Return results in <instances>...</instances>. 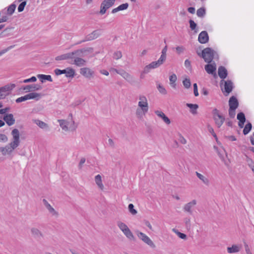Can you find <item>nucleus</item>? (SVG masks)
Here are the masks:
<instances>
[{
	"label": "nucleus",
	"mask_w": 254,
	"mask_h": 254,
	"mask_svg": "<svg viewBox=\"0 0 254 254\" xmlns=\"http://www.w3.org/2000/svg\"><path fill=\"white\" fill-rule=\"evenodd\" d=\"M92 50L91 48L88 49H81L77 50H75L71 52H69L66 54H64L60 56H58L55 58L56 61H62L66 60H73L74 56H82L83 54L87 51H89V50Z\"/></svg>",
	"instance_id": "1"
},
{
	"label": "nucleus",
	"mask_w": 254,
	"mask_h": 254,
	"mask_svg": "<svg viewBox=\"0 0 254 254\" xmlns=\"http://www.w3.org/2000/svg\"><path fill=\"white\" fill-rule=\"evenodd\" d=\"M215 51L210 48H206L204 49L200 54L197 53V55L202 57L205 62L210 64L214 58Z\"/></svg>",
	"instance_id": "2"
},
{
	"label": "nucleus",
	"mask_w": 254,
	"mask_h": 254,
	"mask_svg": "<svg viewBox=\"0 0 254 254\" xmlns=\"http://www.w3.org/2000/svg\"><path fill=\"white\" fill-rule=\"evenodd\" d=\"M220 87L222 92L225 96H228L234 88L233 83L230 80H222L220 82Z\"/></svg>",
	"instance_id": "3"
},
{
	"label": "nucleus",
	"mask_w": 254,
	"mask_h": 254,
	"mask_svg": "<svg viewBox=\"0 0 254 254\" xmlns=\"http://www.w3.org/2000/svg\"><path fill=\"white\" fill-rule=\"evenodd\" d=\"M212 114L215 125L218 128H220L225 121L224 117L220 114L219 110L216 108L213 110Z\"/></svg>",
	"instance_id": "4"
},
{
	"label": "nucleus",
	"mask_w": 254,
	"mask_h": 254,
	"mask_svg": "<svg viewBox=\"0 0 254 254\" xmlns=\"http://www.w3.org/2000/svg\"><path fill=\"white\" fill-rule=\"evenodd\" d=\"M139 101L138 103V106L143 112L144 114L147 113L148 111V103L147 99L144 95H140L138 97Z\"/></svg>",
	"instance_id": "5"
},
{
	"label": "nucleus",
	"mask_w": 254,
	"mask_h": 254,
	"mask_svg": "<svg viewBox=\"0 0 254 254\" xmlns=\"http://www.w3.org/2000/svg\"><path fill=\"white\" fill-rule=\"evenodd\" d=\"M137 237L144 243L148 245L150 248L154 249L156 246L150 238L144 233L141 232H137Z\"/></svg>",
	"instance_id": "6"
},
{
	"label": "nucleus",
	"mask_w": 254,
	"mask_h": 254,
	"mask_svg": "<svg viewBox=\"0 0 254 254\" xmlns=\"http://www.w3.org/2000/svg\"><path fill=\"white\" fill-rule=\"evenodd\" d=\"M102 30L101 29H97L96 30L93 31L92 33L90 34H89L87 35L85 37V39L80 42H78L76 43V44H80L83 42L88 41H91L97 38L98 37H99L101 35Z\"/></svg>",
	"instance_id": "7"
},
{
	"label": "nucleus",
	"mask_w": 254,
	"mask_h": 254,
	"mask_svg": "<svg viewBox=\"0 0 254 254\" xmlns=\"http://www.w3.org/2000/svg\"><path fill=\"white\" fill-rule=\"evenodd\" d=\"M115 1L116 0H104L101 4L100 13L101 14H105L107 10L114 4Z\"/></svg>",
	"instance_id": "8"
},
{
	"label": "nucleus",
	"mask_w": 254,
	"mask_h": 254,
	"mask_svg": "<svg viewBox=\"0 0 254 254\" xmlns=\"http://www.w3.org/2000/svg\"><path fill=\"white\" fill-rule=\"evenodd\" d=\"M11 134L12 136V141L10 143L13 144V146H15L17 147L20 144V133L19 130L17 128H14L11 131Z\"/></svg>",
	"instance_id": "9"
},
{
	"label": "nucleus",
	"mask_w": 254,
	"mask_h": 254,
	"mask_svg": "<svg viewBox=\"0 0 254 254\" xmlns=\"http://www.w3.org/2000/svg\"><path fill=\"white\" fill-rule=\"evenodd\" d=\"M163 63H164V62H162L159 59L157 61L152 62L150 64H149L148 65H147L144 67V70H143V73H147L150 71V69H153V68H156L160 66Z\"/></svg>",
	"instance_id": "10"
},
{
	"label": "nucleus",
	"mask_w": 254,
	"mask_h": 254,
	"mask_svg": "<svg viewBox=\"0 0 254 254\" xmlns=\"http://www.w3.org/2000/svg\"><path fill=\"white\" fill-rule=\"evenodd\" d=\"M42 89L41 85L37 84H32L23 86L21 89L25 91V92H32L35 91L40 90Z\"/></svg>",
	"instance_id": "11"
},
{
	"label": "nucleus",
	"mask_w": 254,
	"mask_h": 254,
	"mask_svg": "<svg viewBox=\"0 0 254 254\" xmlns=\"http://www.w3.org/2000/svg\"><path fill=\"white\" fill-rule=\"evenodd\" d=\"M80 73L87 79H91L93 77L94 71L88 67H82L80 69Z\"/></svg>",
	"instance_id": "12"
},
{
	"label": "nucleus",
	"mask_w": 254,
	"mask_h": 254,
	"mask_svg": "<svg viewBox=\"0 0 254 254\" xmlns=\"http://www.w3.org/2000/svg\"><path fill=\"white\" fill-rule=\"evenodd\" d=\"M13 144L11 143H9L8 145H6L4 147H0V152L2 153V155H5L6 154H9L17 148L15 146H13Z\"/></svg>",
	"instance_id": "13"
},
{
	"label": "nucleus",
	"mask_w": 254,
	"mask_h": 254,
	"mask_svg": "<svg viewBox=\"0 0 254 254\" xmlns=\"http://www.w3.org/2000/svg\"><path fill=\"white\" fill-rule=\"evenodd\" d=\"M81 56H74L73 62L70 63L79 67L85 65L86 61L83 59L81 58Z\"/></svg>",
	"instance_id": "14"
},
{
	"label": "nucleus",
	"mask_w": 254,
	"mask_h": 254,
	"mask_svg": "<svg viewBox=\"0 0 254 254\" xmlns=\"http://www.w3.org/2000/svg\"><path fill=\"white\" fill-rule=\"evenodd\" d=\"M204 69L207 73L216 75V65L215 63L208 64L205 65Z\"/></svg>",
	"instance_id": "15"
},
{
	"label": "nucleus",
	"mask_w": 254,
	"mask_h": 254,
	"mask_svg": "<svg viewBox=\"0 0 254 254\" xmlns=\"http://www.w3.org/2000/svg\"><path fill=\"white\" fill-rule=\"evenodd\" d=\"M208 40L209 37L206 31H203L199 33L198 37V40L199 43L205 44L208 41Z\"/></svg>",
	"instance_id": "16"
},
{
	"label": "nucleus",
	"mask_w": 254,
	"mask_h": 254,
	"mask_svg": "<svg viewBox=\"0 0 254 254\" xmlns=\"http://www.w3.org/2000/svg\"><path fill=\"white\" fill-rule=\"evenodd\" d=\"M3 119L9 126L13 125L15 122L13 115L12 114H5L4 116Z\"/></svg>",
	"instance_id": "17"
},
{
	"label": "nucleus",
	"mask_w": 254,
	"mask_h": 254,
	"mask_svg": "<svg viewBox=\"0 0 254 254\" xmlns=\"http://www.w3.org/2000/svg\"><path fill=\"white\" fill-rule=\"evenodd\" d=\"M196 204L195 200H192L190 202L185 205L183 209L185 212H188L190 214H192V208Z\"/></svg>",
	"instance_id": "18"
},
{
	"label": "nucleus",
	"mask_w": 254,
	"mask_h": 254,
	"mask_svg": "<svg viewBox=\"0 0 254 254\" xmlns=\"http://www.w3.org/2000/svg\"><path fill=\"white\" fill-rule=\"evenodd\" d=\"M119 74L121 75L125 79L129 82H131L133 81L132 76L124 69H120Z\"/></svg>",
	"instance_id": "19"
},
{
	"label": "nucleus",
	"mask_w": 254,
	"mask_h": 254,
	"mask_svg": "<svg viewBox=\"0 0 254 254\" xmlns=\"http://www.w3.org/2000/svg\"><path fill=\"white\" fill-rule=\"evenodd\" d=\"M229 108L236 109L239 106V102L235 96H232L229 100Z\"/></svg>",
	"instance_id": "20"
},
{
	"label": "nucleus",
	"mask_w": 254,
	"mask_h": 254,
	"mask_svg": "<svg viewBox=\"0 0 254 254\" xmlns=\"http://www.w3.org/2000/svg\"><path fill=\"white\" fill-rule=\"evenodd\" d=\"M218 74L220 78L223 80L227 76L228 72L225 67L221 66L218 68Z\"/></svg>",
	"instance_id": "21"
},
{
	"label": "nucleus",
	"mask_w": 254,
	"mask_h": 254,
	"mask_svg": "<svg viewBox=\"0 0 254 254\" xmlns=\"http://www.w3.org/2000/svg\"><path fill=\"white\" fill-rule=\"evenodd\" d=\"M155 113L157 116L161 118L167 125H169L171 123L170 120L162 111H155Z\"/></svg>",
	"instance_id": "22"
},
{
	"label": "nucleus",
	"mask_w": 254,
	"mask_h": 254,
	"mask_svg": "<svg viewBox=\"0 0 254 254\" xmlns=\"http://www.w3.org/2000/svg\"><path fill=\"white\" fill-rule=\"evenodd\" d=\"M241 247V245H233L231 247H227V251L229 254L236 253L240 252Z\"/></svg>",
	"instance_id": "23"
},
{
	"label": "nucleus",
	"mask_w": 254,
	"mask_h": 254,
	"mask_svg": "<svg viewBox=\"0 0 254 254\" xmlns=\"http://www.w3.org/2000/svg\"><path fill=\"white\" fill-rule=\"evenodd\" d=\"M195 174L196 175V176L197 177V178L201 181V182L206 186H209V184H210V181L209 180V179L206 178V177H205L204 176H203V175H202L201 174L197 172H195Z\"/></svg>",
	"instance_id": "24"
},
{
	"label": "nucleus",
	"mask_w": 254,
	"mask_h": 254,
	"mask_svg": "<svg viewBox=\"0 0 254 254\" xmlns=\"http://www.w3.org/2000/svg\"><path fill=\"white\" fill-rule=\"evenodd\" d=\"M43 202L45 207L51 213H52L53 215L57 214V213L55 211L54 208L49 203V202L47 201L46 199H43Z\"/></svg>",
	"instance_id": "25"
},
{
	"label": "nucleus",
	"mask_w": 254,
	"mask_h": 254,
	"mask_svg": "<svg viewBox=\"0 0 254 254\" xmlns=\"http://www.w3.org/2000/svg\"><path fill=\"white\" fill-rule=\"evenodd\" d=\"M128 7V4L127 3H123L117 7L114 8L112 10V13H115L119 11L124 10L127 9Z\"/></svg>",
	"instance_id": "26"
},
{
	"label": "nucleus",
	"mask_w": 254,
	"mask_h": 254,
	"mask_svg": "<svg viewBox=\"0 0 254 254\" xmlns=\"http://www.w3.org/2000/svg\"><path fill=\"white\" fill-rule=\"evenodd\" d=\"M33 122L42 129H48L49 126L47 124L39 120H33Z\"/></svg>",
	"instance_id": "27"
},
{
	"label": "nucleus",
	"mask_w": 254,
	"mask_h": 254,
	"mask_svg": "<svg viewBox=\"0 0 254 254\" xmlns=\"http://www.w3.org/2000/svg\"><path fill=\"white\" fill-rule=\"evenodd\" d=\"M28 100L35 99L38 100L41 98V94L36 92H32L26 94Z\"/></svg>",
	"instance_id": "28"
},
{
	"label": "nucleus",
	"mask_w": 254,
	"mask_h": 254,
	"mask_svg": "<svg viewBox=\"0 0 254 254\" xmlns=\"http://www.w3.org/2000/svg\"><path fill=\"white\" fill-rule=\"evenodd\" d=\"M32 235L35 238H41L43 237L42 232L36 228H32L31 229Z\"/></svg>",
	"instance_id": "29"
},
{
	"label": "nucleus",
	"mask_w": 254,
	"mask_h": 254,
	"mask_svg": "<svg viewBox=\"0 0 254 254\" xmlns=\"http://www.w3.org/2000/svg\"><path fill=\"white\" fill-rule=\"evenodd\" d=\"M95 181L97 185L100 189L103 190L104 189V185L102 184V178L100 175H97L95 176Z\"/></svg>",
	"instance_id": "30"
},
{
	"label": "nucleus",
	"mask_w": 254,
	"mask_h": 254,
	"mask_svg": "<svg viewBox=\"0 0 254 254\" xmlns=\"http://www.w3.org/2000/svg\"><path fill=\"white\" fill-rule=\"evenodd\" d=\"M37 77L40 79L42 82H44V80H48L50 82L53 81L50 75L38 74Z\"/></svg>",
	"instance_id": "31"
},
{
	"label": "nucleus",
	"mask_w": 254,
	"mask_h": 254,
	"mask_svg": "<svg viewBox=\"0 0 254 254\" xmlns=\"http://www.w3.org/2000/svg\"><path fill=\"white\" fill-rule=\"evenodd\" d=\"M65 72L64 74H65V76L67 77H73L75 74V70L70 67H67L65 69Z\"/></svg>",
	"instance_id": "32"
},
{
	"label": "nucleus",
	"mask_w": 254,
	"mask_h": 254,
	"mask_svg": "<svg viewBox=\"0 0 254 254\" xmlns=\"http://www.w3.org/2000/svg\"><path fill=\"white\" fill-rule=\"evenodd\" d=\"M58 122L59 123L60 126L63 130L64 131H67L68 130V123L67 121L64 120H59Z\"/></svg>",
	"instance_id": "33"
},
{
	"label": "nucleus",
	"mask_w": 254,
	"mask_h": 254,
	"mask_svg": "<svg viewBox=\"0 0 254 254\" xmlns=\"http://www.w3.org/2000/svg\"><path fill=\"white\" fill-rule=\"evenodd\" d=\"M187 106L190 108V112L192 114H196L197 112L196 110L198 108V106L197 104H193L190 103H187Z\"/></svg>",
	"instance_id": "34"
},
{
	"label": "nucleus",
	"mask_w": 254,
	"mask_h": 254,
	"mask_svg": "<svg viewBox=\"0 0 254 254\" xmlns=\"http://www.w3.org/2000/svg\"><path fill=\"white\" fill-rule=\"evenodd\" d=\"M124 234L130 240H134V237L131 232V231L130 230V229L128 228L126 229V230L124 231L123 232Z\"/></svg>",
	"instance_id": "35"
},
{
	"label": "nucleus",
	"mask_w": 254,
	"mask_h": 254,
	"mask_svg": "<svg viewBox=\"0 0 254 254\" xmlns=\"http://www.w3.org/2000/svg\"><path fill=\"white\" fill-rule=\"evenodd\" d=\"M177 77L175 74H173L169 77V80L170 82V85L174 88H176V84L175 83L177 80Z\"/></svg>",
	"instance_id": "36"
},
{
	"label": "nucleus",
	"mask_w": 254,
	"mask_h": 254,
	"mask_svg": "<svg viewBox=\"0 0 254 254\" xmlns=\"http://www.w3.org/2000/svg\"><path fill=\"white\" fill-rule=\"evenodd\" d=\"M252 128V125L251 123L248 122L244 127L243 129V133L244 135L248 134L251 130Z\"/></svg>",
	"instance_id": "37"
},
{
	"label": "nucleus",
	"mask_w": 254,
	"mask_h": 254,
	"mask_svg": "<svg viewBox=\"0 0 254 254\" xmlns=\"http://www.w3.org/2000/svg\"><path fill=\"white\" fill-rule=\"evenodd\" d=\"M167 51V47L165 46V47L162 49L161 52V55L159 58V59L161 60L162 62H164L166 60V53Z\"/></svg>",
	"instance_id": "38"
},
{
	"label": "nucleus",
	"mask_w": 254,
	"mask_h": 254,
	"mask_svg": "<svg viewBox=\"0 0 254 254\" xmlns=\"http://www.w3.org/2000/svg\"><path fill=\"white\" fill-rule=\"evenodd\" d=\"M16 8V5L14 3H12L10 4L8 7L7 9V13L8 15H12L15 9Z\"/></svg>",
	"instance_id": "39"
},
{
	"label": "nucleus",
	"mask_w": 254,
	"mask_h": 254,
	"mask_svg": "<svg viewBox=\"0 0 254 254\" xmlns=\"http://www.w3.org/2000/svg\"><path fill=\"white\" fill-rule=\"evenodd\" d=\"M205 9L204 7H200L197 10L196 14L198 17H203L205 15Z\"/></svg>",
	"instance_id": "40"
},
{
	"label": "nucleus",
	"mask_w": 254,
	"mask_h": 254,
	"mask_svg": "<svg viewBox=\"0 0 254 254\" xmlns=\"http://www.w3.org/2000/svg\"><path fill=\"white\" fill-rule=\"evenodd\" d=\"M117 226L122 232H124V231L128 228L125 223L121 221H118L117 222Z\"/></svg>",
	"instance_id": "41"
},
{
	"label": "nucleus",
	"mask_w": 254,
	"mask_h": 254,
	"mask_svg": "<svg viewBox=\"0 0 254 254\" xmlns=\"http://www.w3.org/2000/svg\"><path fill=\"white\" fill-rule=\"evenodd\" d=\"M14 87H15V85L12 84L10 86H8V85L4 86L0 88V89L1 90H2V91H3L4 93H8V92L9 91H11Z\"/></svg>",
	"instance_id": "42"
},
{
	"label": "nucleus",
	"mask_w": 254,
	"mask_h": 254,
	"mask_svg": "<svg viewBox=\"0 0 254 254\" xmlns=\"http://www.w3.org/2000/svg\"><path fill=\"white\" fill-rule=\"evenodd\" d=\"M173 231L174 233H175L177 235V236L181 239H186L187 238V236L186 234L179 232L178 230H176V229H173Z\"/></svg>",
	"instance_id": "43"
},
{
	"label": "nucleus",
	"mask_w": 254,
	"mask_h": 254,
	"mask_svg": "<svg viewBox=\"0 0 254 254\" xmlns=\"http://www.w3.org/2000/svg\"><path fill=\"white\" fill-rule=\"evenodd\" d=\"M183 84L186 88H187V89L189 88L191 85L190 79L189 78H185L183 81Z\"/></svg>",
	"instance_id": "44"
},
{
	"label": "nucleus",
	"mask_w": 254,
	"mask_h": 254,
	"mask_svg": "<svg viewBox=\"0 0 254 254\" xmlns=\"http://www.w3.org/2000/svg\"><path fill=\"white\" fill-rule=\"evenodd\" d=\"M128 210L132 215H135L137 213V211L134 208V205L132 203L128 205Z\"/></svg>",
	"instance_id": "45"
},
{
	"label": "nucleus",
	"mask_w": 254,
	"mask_h": 254,
	"mask_svg": "<svg viewBox=\"0 0 254 254\" xmlns=\"http://www.w3.org/2000/svg\"><path fill=\"white\" fill-rule=\"evenodd\" d=\"M237 118L239 121H246L245 114L242 112H240L238 114Z\"/></svg>",
	"instance_id": "46"
},
{
	"label": "nucleus",
	"mask_w": 254,
	"mask_h": 254,
	"mask_svg": "<svg viewBox=\"0 0 254 254\" xmlns=\"http://www.w3.org/2000/svg\"><path fill=\"white\" fill-rule=\"evenodd\" d=\"M26 4V1H22V2H21L20 4L18 6V8H17L18 11L19 12H22L24 10Z\"/></svg>",
	"instance_id": "47"
},
{
	"label": "nucleus",
	"mask_w": 254,
	"mask_h": 254,
	"mask_svg": "<svg viewBox=\"0 0 254 254\" xmlns=\"http://www.w3.org/2000/svg\"><path fill=\"white\" fill-rule=\"evenodd\" d=\"M37 78L35 76H32L30 78L26 79L23 80L22 82L23 83H28V82H34L36 81Z\"/></svg>",
	"instance_id": "48"
},
{
	"label": "nucleus",
	"mask_w": 254,
	"mask_h": 254,
	"mask_svg": "<svg viewBox=\"0 0 254 254\" xmlns=\"http://www.w3.org/2000/svg\"><path fill=\"white\" fill-rule=\"evenodd\" d=\"M27 100H28V99L27 97V95H25L24 96H21L20 97L17 98L15 100V101L16 103H19L26 101Z\"/></svg>",
	"instance_id": "49"
},
{
	"label": "nucleus",
	"mask_w": 254,
	"mask_h": 254,
	"mask_svg": "<svg viewBox=\"0 0 254 254\" xmlns=\"http://www.w3.org/2000/svg\"><path fill=\"white\" fill-rule=\"evenodd\" d=\"M122 57V54L121 52L120 51H117L114 53L113 55L114 59L116 60H118L120 59Z\"/></svg>",
	"instance_id": "50"
},
{
	"label": "nucleus",
	"mask_w": 254,
	"mask_h": 254,
	"mask_svg": "<svg viewBox=\"0 0 254 254\" xmlns=\"http://www.w3.org/2000/svg\"><path fill=\"white\" fill-rule=\"evenodd\" d=\"M207 127H208V131L210 133H211V134L214 136V137H215V138L216 139H217V137L216 133L214 132L213 128L210 125H208Z\"/></svg>",
	"instance_id": "51"
},
{
	"label": "nucleus",
	"mask_w": 254,
	"mask_h": 254,
	"mask_svg": "<svg viewBox=\"0 0 254 254\" xmlns=\"http://www.w3.org/2000/svg\"><path fill=\"white\" fill-rule=\"evenodd\" d=\"M8 138L6 135L0 133V142H6Z\"/></svg>",
	"instance_id": "52"
},
{
	"label": "nucleus",
	"mask_w": 254,
	"mask_h": 254,
	"mask_svg": "<svg viewBox=\"0 0 254 254\" xmlns=\"http://www.w3.org/2000/svg\"><path fill=\"white\" fill-rule=\"evenodd\" d=\"M158 89L159 91L162 94H166L167 91L164 88V87L161 85H159L158 86Z\"/></svg>",
	"instance_id": "53"
},
{
	"label": "nucleus",
	"mask_w": 254,
	"mask_h": 254,
	"mask_svg": "<svg viewBox=\"0 0 254 254\" xmlns=\"http://www.w3.org/2000/svg\"><path fill=\"white\" fill-rule=\"evenodd\" d=\"M235 109H232L229 108V115L231 118H234L235 116Z\"/></svg>",
	"instance_id": "54"
},
{
	"label": "nucleus",
	"mask_w": 254,
	"mask_h": 254,
	"mask_svg": "<svg viewBox=\"0 0 254 254\" xmlns=\"http://www.w3.org/2000/svg\"><path fill=\"white\" fill-rule=\"evenodd\" d=\"M189 23L190 29L192 30H194L196 27V24L194 22L193 20L191 19L189 20Z\"/></svg>",
	"instance_id": "55"
},
{
	"label": "nucleus",
	"mask_w": 254,
	"mask_h": 254,
	"mask_svg": "<svg viewBox=\"0 0 254 254\" xmlns=\"http://www.w3.org/2000/svg\"><path fill=\"white\" fill-rule=\"evenodd\" d=\"M54 72L57 75H59L62 74H64L65 70V69L61 70L58 68H56L55 69Z\"/></svg>",
	"instance_id": "56"
},
{
	"label": "nucleus",
	"mask_w": 254,
	"mask_h": 254,
	"mask_svg": "<svg viewBox=\"0 0 254 254\" xmlns=\"http://www.w3.org/2000/svg\"><path fill=\"white\" fill-rule=\"evenodd\" d=\"M136 115L138 118H141L143 115H145V114L143 113V112L141 109H137L136 111Z\"/></svg>",
	"instance_id": "57"
},
{
	"label": "nucleus",
	"mask_w": 254,
	"mask_h": 254,
	"mask_svg": "<svg viewBox=\"0 0 254 254\" xmlns=\"http://www.w3.org/2000/svg\"><path fill=\"white\" fill-rule=\"evenodd\" d=\"M178 140L183 144H185L187 143L186 139L181 134L179 135Z\"/></svg>",
	"instance_id": "58"
},
{
	"label": "nucleus",
	"mask_w": 254,
	"mask_h": 254,
	"mask_svg": "<svg viewBox=\"0 0 254 254\" xmlns=\"http://www.w3.org/2000/svg\"><path fill=\"white\" fill-rule=\"evenodd\" d=\"M193 86L194 95L195 96H198L199 94H198V92L197 84L196 83H194L193 85Z\"/></svg>",
	"instance_id": "59"
},
{
	"label": "nucleus",
	"mask_w": 254,
	"mask_h": 254,
	"mask_svg": "<svg viewBox=\"0 0 254 254\" xmlns=\"http://www.w3.org/2000/svg\"><path fill=\"white\" fill-rule=\"evenodd\" d=\"M184 64L186 68H188V69H191V66L190 62L189 60H185Z\"/></svg>",
	"instance_id": "60"
},
{
	"label": "nucleus",
	"mask_w": 254,
	"mask_h": 254,
	"mask_svg": "<svg viewBox=\"0 0 254 254\" xmlns=\"http://www.w3.org/2000/svg\"><path fill=\"white\" fill-rule=\"evenodd\" d=\"M13 47L12 46H11L10 47H8V48L4 49L1 51H0V57L2 56L3 54L6 53L7 51H8L10 49H11Z\"/></svg>",
	"instance_id": "61"
},
{
	"label": "nucleus",
	"mask_w": 254,
	"mask_h": 254,
	"mask_svg": "<svg viewBox=\"0 0 254 254\" xmlns=\"http://www.w3.org/2000/svg\"><path fill=\"white\" fill-rule=\"evenodd\" d=\"M185 48L183 46H178L176 47V51L179 54L183 53Z\"/></svg>",
	"instance_id": "62"
},
{
	"label": "nucleus",
	"mask_w": 254,
	"mask_h": 254,
	"mask_svg": "<svg viewBox=\"0 0 254 254\" xmlns=\"http://www.w3.org/2000/svg\"><path fill=\"white\" fill-rule=\"evenodd\" d=\"M10 108L9 107L0 109V114H5L6 112H8Z\"/></svg>",
	"instance_id": "63"
},
{
	"label": "nucleus",
	"mask_w": 254,
	"mask_h": 254,
	"mask_svg": "<svg viewBox=\"0 0 254 254\" xmlns=\"http://www.w3.org/2000/svg\"><path fill=\"white\" fill-rule=\"evenodd\" d=\"M7 94V93H4L3 91L0 89V99L4 98Z\"/></svg>",
	"instance_id": "64"
}]
</instances>
